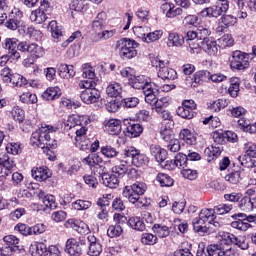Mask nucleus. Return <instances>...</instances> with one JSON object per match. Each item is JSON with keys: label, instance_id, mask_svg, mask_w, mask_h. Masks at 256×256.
I'll return each mask as SVG.
<instances>
[{"label": "nucleus", "instance_id": "nucleus-1", "mask_svg": "<svg viewBox=\"0 0 256 256\" xmlns=\"http://www.w3.org/2000/svg\"><path fill=\"white\" fill-rule=\"evenodd\" d=\"M51 135H53L52 126L42 127L32 133L30 138L31 145L43 149V152L49 155V152L52 153L51 149L57 148V142L51 139Z\"/></svg>", "mask_w": 256, "mask_h": 256}, {"label": "nucleus", "instance_id": "nucleus-2", "mask_svg": "<svg viewBox=\"0 0 256 256\" xmlns=\"http://www.w3.org/2000/svg\"><path fill=\"white\" fill-rule=\"evenodd\" d=\"M145 191H147V185L145 183L135 182L130 186H125L122 195L139 209L145 205V202L141 197V195H145Z\"/></svg>", "mask_w": 256, "mask_h": 256}, {"label": "nucleus", "instance_id": "nucleus-3", "mask_svg": "<svg viewBox=\"0 0 256 256\" xmlns=\"http://www.w3.org/2000/svg\"><path fill=\"white\" fill-rule=\"evenodd\" d=\"M129 83L133 89H142L145 95L146 103H153L157 97V88L153 87L156 85L155 82H149L145 79V76H132L129 78Z\"/></svg>", "mask_w": 256, "mask_h": 256}, {"label": "nucleus", "instance_id": "nucleus-4", "mask_svg": "<svg viewBox=\"0 0 256 256\" xmlns=\"http://www.w3.org/2000/svg\"><path fill=\"white\" fill-rule=\"evenodd\" d=\"M121 162L134 167H145L149 163V158L145 154H141L135 147H129L121 154Z\"/></svg>", "mask_w": 256, "mask_h": 256}, {"label": "nucleus", "instance_id": "nucleus-5", "mask_svg": "<svg viewBox=\"0 0 256 256\" xmlns=\"http://www.w3.org/2000/svg\"><path fill=\"white\" fill-rule=\"evenodd\" d=\"M249 61H251V54L236 50L232 52L230 68L232 71H246L249 69Z\"/></svg>", "mask_w": 256, "mask_h": 256}, {"label": "nucleus", "instance_id": "nucleus-6", "mask_svg": "<svg viewBox=\"0 0 256 256\" xmlns=\"http://www.w3.org/2000/svg\"><path fill=\"white\" fill-rule=\"evenodd\" d=\"M227 11H229V0H217L215 5L204 8L200 11L199 15L201 17H214V19H217V17H221Z\"/></svg>", "mask_w": 256, "mask_h": 256}, {"label": "nucleus", "instance_id": "nucleus-7", "mask_svg": "<svg viewBox=\"0 0 256 256\" xmlns=\"http://www.w3.org/2000/svg\"><path fill=\"white\" fill-rule=\"evenodd\" d=\"M119 44L121 45L120 57L123 59V61L137 57V47H139V43H137L135 40L124 38L119 41Z\"/></svg>", "mask_w": 256, "mask_h": 256}, {"label": "nucleus", "instance_id": "nucleus-8", "mask_svg": "<svg viewBox=\"0 0 256 256\" xmlns=\"http://www.w3.org/2000/svg\"><path fill=\"white\" fill-rule=\"evenodd\" d=\"M166 64L167 62L162 61L159 58H156L152 61L153 67H159V79H162L163 81H165L166 79L168 81H175V79H177V72L173 68L165 66Z\"/></svg>", "mask_w": 256, "mask_h": 256}, {"label": "nucleus", "instance_id": "nucleus-9", "mask_svg": "<svg viewBox=\"0 0 256 256\" xmlns=\"http://www.w3.org/2000/svg\"><path fill=\"white\" fill-rule=\"evenodd\" d=\"M17 164L15 158L3 155L0 157V177H7L11 175L12 171H15Z\"/></svg>", "mask_w": 256, "mask_h": 256}, {"label": "nucleus", "instance_id": "nucleus-10", "mask_svg": "<svg viewBox=\"0 0 256 256\" xmlns=\"http://www.w3.org/2000/svg\"><path fill=\"white\" fill-rule=\"evenodd\" d=\"M237 17L224 14L218 19V27L216 28L217 33H225L231 29V27H235L237 25Z\"/></svg>", "mask_w": 256, "mask_h": 256}, {"label": "nucleus", "instance_id": "nucleus-11", "mask_svg": "<svg viewBox=\"0 0 256 256\" xmlns=\"http://www.w3.org/2000/svg\"><path fill=\"white\" fill-rule=\"evenodd\" d=\"M88 251L87 254L89 256H100L103 253V245H101V240L95 237V235H88Z\"/></svg>", "mask_w": 256, "mask_h": 256}, {"label": "nucleus", "instance_id": "nucleus-12", "mask_svg": "<svg viewBox=\"0 0 256 256\" xmlns=\"http://www.w3.org/2000/svg\"><path fill=\"white\" fill-rule=\"evenodd\" d=\"M101 97V92L97 89H85L80 94V99L86 105H91L93 103H97L99 98Z\"/></svg>", "mask_w": 256, "mask_h": 256}, {"label": "nucleus", "instance_id": "nucleus-13", "mask_svg": "<svg viewBox=\"0 0 256 256\" xmlns=\"http://www.w3.org/2000/svg\"><path fill=\"white\" fill-rule=\"evenodd\" d=\"M124 125L126 126L127 137H140L141 133H143V126L139 123H135L133 120L125 119Z\"/></svg>", "mask_w": 256, "mask_h": 256}, {"label": "nucleus", "instance_id": "nucleus-14", "mask_svg": "<svg viewBox=\"0 0 256 256\" xmlns=\"http://www.w3.org/2000/svg\"><path fill=\"white\" fill-rule=\"evenodd\" d=\"M19 40L16 38H7L4 42V47L9 51V55L12 59H19L21 54L17 51Z\"/></svg>", "mask_w": 256, "mask_h": 256}, {"label": "nucleus", "instance_id": "nucleus-15", "mask_svg": "<svg viewBox=\"0 0 256 256\" xmlns=\"http://www.w3.org/2000/svg\"><path fill=\"white\" fill-rule=\"evenodd\" d=\"M199 47H202L203 51L207 53V55L213 57H215V55L219 53V45H217V41H215V38H210L204 42H201Z\"/></svg>", "mask_w": 256, "mask_h": 256}, {"label": "nucleus", "instance_id": "nucleus-16", "mask_svg": "<svg viewBox=\"0 0 256 256\" xmlns=\"http://www.w3.org/2000/svg\"><path fill=\"white\" fill-rule=\"evenodd\" d=\"M65 252L70 256H80L83 253L81 245L75 238H70L66 242Z\"/></svg>", "mask_w": 256, "mask_h": 256}, {"label": "nucleus", "instance_id": "nucleus-17", "mask_svg": "<svg viewBox=\"0 0 256 256\" xmlns=\"http://www.w3.org/2000/svg\"><path fill=\"white\" fill-rule=\"evenodd\" d=\"M52 173L47 166H40L32 169V177L36 181H47L51 177Z\"/></svg>", "mask_w": 256, "mask_h": 256}, {"label": "nucleus", "instance_id": "nucleus-18", "mask_svg": "<svg viewBox=\"0 0 256 256\" xmlns=\"http://www.w3.org/2000/svg\"><path fill=\"white\" fill-rule=\"evenodd\" d=\"M150 153L157 163H165V159H167V150L161 148V146L157 144H152L150 145Z\"/></svg>", "mask_w": 256, "mask_h": 256}, {"label": "nucleus", "instance_id": "nucleus-19", "mask_svg": "<svg viewBox=\"0 0 256 256\" xmlns=\"http://www.w3.org/2000/svg\"><path fill=\"white\" fill-rule=\"evenodd\" d=\"M4 243L9 245L8 249L13 253H21L23 251V246L19 243V238L15 235H8L3 238Z\"/></svg>", "mask_w": 256, "mask_h": 256}, {"label": "nucleus", "instance_id": "nucleus-20", "mask_svg": "<svg viewBox=\"0 0 256 256\" xmlns=\"http://www.w3.org/2000/svg\"><path fill=\"white\" fill-rule=\"evenodd\" d=\"M104 129L109 135H119L121 133V120L110 119L104 124Z\"/></svg>", "mask_w": 256, "mask_h": 256}, {"label": "nucleus", "instance_id": "nucleus-21", "mask_svg": "<svg viewBox=\"0 0 256 256\" xmlns=\"http://www.w3.org/2000/svg\"><path fill=\"white\" fill-rule=\"evenodd\" d=\"M101 179L105 187H109L110 189H117L119 187V178L113 173H103Z\"/></svg>", "mask_w": 256, "mask_h": 256}, {"label": "nucleus", "instance_id": "nucleus-22", "mask_svg": "<svg viewBox=\"0 0 256 256\" xmlns=\"http://www.w3.org/2000/svg\"><path fill=\"white\" fill-rule=\"evenodd\" d=\"M192 225L195 233H198L199 235L209 233V224L199 216L193 219Z\"/></svg>", "mask_w": 256, "mask_h": 256}, {"label": "nucleus", "instance_id": "nucleus-23", "mask_svg": "<svg viewBox=\"0 0 256 256\" xmlns=\"http://www.w3.org/2000/svg\"><path fill=\"white\" fill-rule=\"evenodd\" d=\"M68 225H70V227L73 228L74 231H77V233L80 235H89V233H91L89 226L85 224V222H79L74 219H70L68 220Z\"/></svg>", "mask_w": 256, "mask_h": 256}, {"label": "nucleus", "instance_id": "nucleus-24", "mask_svg": "<svg viewBox=\"0 0 256 256\" xmlns=\"http://www.w3.org/2000/svg\"><path fill=\"white\" fill-rule=\"evenodd\" d=\"M58 73L60 77H63V79H73V77L75 76V68L73 67V65L60 63L58 65Z\"/></svg>", "mask_w": 256, "mask_h": 256}, {"label": "nucleus", "instance_id": "nucleus-25", "mask_svg": "<svg viewBox=\"0 0 256 256\" xmlns=\"http://www.w3.org/2000/svg\"><path fill=\"white\" fill-rule=\"evenodd\" d=\"M106 93L108 97H121V93H123V86L119 82H112L107 86Z\"/></svg>", "mask_w": 256, "mask_h": 256}, {"label": "nucleus", "instance_id": "nucleus-26", "mask_svg": "<svg viewBox=\"0 0 256 256\" xmlns=\"http://www.w3.org/2000/svg\"><path fill=\"white\" fill-rule=\"evenodd\" d=\"M107 20V14L105 12L98 13L96 20L92 23V29L94 33H98V35H101V32L103 30V25H105V21Z\"/></svg>", "mask_w": 256, "mask_h": 256}, {"label": "nucleus", "instance_id": "nucleus-27", "mask_svg": "<svg viewBox=\"0 0 256 256\" xmlns=\"http://www.w3.org/2000/svg\"><path fill=\"white\" fill-rule=\"evenodd\" d=\"M210 72L207 70H201L194 74L193 82L191 84V87H199L201 83H204V81H209Z\"/></svg>", "mask_w": 256, "mask_h": 256}, {"label": "nucleus", "instance_id": "nucleus-28", "mask_svg": "<svg viewBox=\"0 0 256 256\" xmlns=\"http://www.w3.org/2000/svg\"><path fill=\"white\" fill-rule=\"evenodd\" d=\"M245 177H247V174L245 173V170L242 169L226 175L225 180L232 183V185H237V183H239L241 179H245Z\"/></svg>", "mask_w": 256, "mask_h": 256}, {"label": "nucleus", "instance_id": "nucleus-29", "mask_svg": "<svg viewBox=\"0 0 256 256\" xmlns=\"http://www.w3.org/2000/svg\"><path fill=\"white\" fill-rule=\"evenodd\" d=\"M185 43V37L177 32H171L168 35V45L169 47H182Z\"/></svg>", "mask_w": 256, "mask_h": 256}, {"label": "nucleus", "instance_id": "nucleus-30", "mask_svg": "<svg viewBox=\"0 0 256 256\" xmlns=\"http://www.w3.org/2000/svg\"><path fill=\"white\" fill-rule=\"evenodd\" d=\"M28 55L31 57L32 61H35V59H41V57L45 55V49L35 43H31L28 50Z\"/></svg>", "mask_w": 256, "mask_h": 256}, {"label": "nucleus", "instance_id": "nucleus-31", "mask_svg": "<svg viewBox=\"0 0 256 256\" xmlns=\"http://www.w3.org/2000/svg\"><path fill=\"white\" fill-rule=\"evenodd\" d=\"M129 164L122 162L120 158V164L113 166L111 169V173L115 175L118 179H121L122 177H125V174L127 171H129Z\"/></svg>", "mask_w": 256, "mask_h": 256}, {"label": "nucleus", "instance_id": "nucleus-32", "mask_svg": "<svg viewBox=\"0 0 256 256\" xmlns=\"http://www.w3.org/2000/svg\"><path fill=\"white\" fill-rule=\"evenodd\" d=\"M47 19H49V16L39 8L32 11L30 14V21H32V23H37L38 25L45 23Z\"/></svg>", "mask_w": 256, "mask_h": 256}, {"label": "nucleus", "instance_id": "nucleus-33", "mask_svg": "<svg viewBox=\"0 0 256 256\" xmlns=\"http://www.w3.org/2000/svg\"><path fill=\"white\" fill-rule=\"evenodd\" d=\"M226 240L233 245H237L240 249H249V243L245 242V238L241 236H235L234 234H228Z\"/></svg>", "mask_w": 256, "mask_h": 256}, {"label": "nucleus", "instance_id": "nucleus-34", "mask_svg": "<svg viewBox=\"0 0 256 256\" xmlns=\"http://www.w3.org/2000/svg\"><path fill=\"white\" fill-rule=\"evenodd\" d=\"M89 7V0H72L70 3V11L83 13Z\"/></svg>", "mask_w": 256, "mask_h": 256}, {"label": "nucleus", "instance_id": "nucleus-35", "mask_svg": "<svg viewBox=\"0 0 256 256\" xmlns=\"http://www.w3.org/2000/svg\"><path fill=\"white\" fill-rule=\"evenodd\" d=\"M240 85H241V79H239V77H232L230 79V86L228 88L229 95L232 96L233 98L238 97L239 91H240V88H239Z\"/></svg>", "mask_w": 256, "mask_h": 256}, {"label": "nucleus", "instance_id": "nucleus-36", "mask_svg": "<svg viewBox=\"0 0 256 256\" xmlns=\"http://www.w3.org/2000/svg\"><path fill=\"white\" fill-rule=\"evenodd\" d=\"M163 37V30H155L154 32H150L142 35L143 43H155V41H159Z\"/></svg>", "mask_w": 256, "mask_h": 256}, {"label": "nucleus", "instance_id": "nucleus-37", "mask_svg": "<svg viewBox=\"0 0 256 256\" xmlns=\"http://www.w3.org/2000/svg\"><path fill=\"white\" fill-rule=\"evenodd\" d=\"M203 221H205L208 225L210 223H213V221H215L216 219V215H215V210L213 209H209V208H204L200 211L199 216Z\"/></svg>", "mask_w": 256, "mask_h": 256}, {"label": "nucleus", "instance_id": "nucleus-38", "mask_svg": "<svg viewBox=\"0 0 256 256\" xmlns=\"http://www.w3.org/2000/svg\"><path fill=\"white\" fill-rule=\"evenodd\" d=\"M59 95H61L59 88L50 87L42 93V99L44 101H55V99H59Z\"/></svg>", "mask_w": 256, "mask_h": 256}, {"label": "nucleus", "instance_id": "nucleus-39", "mask_svg": "<svg viewBox=\"0 0 256 256\" xmlns=\"http://www.w3.org/2000/svg\"><path fill=\"white\" fill-rule=\"evenodd\" d=\"M238 161L242 167H246L247 169H253L256 167V160L249 154H244L238 157Z\"/></svg>", "mask_w": 256, "mask_h": 256}, {"label": "nucleus", "instance_id": "nucleus-40", "mask_svg": "<svg viewBox=\"0 0 256 256\" xmlns=\"http://www.w3.org/2000/svg\"><path fill=\"white\" fill-rule=\"evenodd\" d=\"M128 225L131 227V229H134L135 231H145V222H143V219L141 217H131L128 220Z\"/></svg>", "mask_w": 256, "mask_h": 256}, {"label": "nucleus", "instance_id": "nucleus-41", "mask_svg": "<svg viewBox=\"0 0 256 256\" xmlns=\"http://www.w3.org/2000/svg\"><path fill=\"white\" fill-rule=\"evenodd\" d=\"M179 137L182 139V141H185L187 145H195V143H197V138L195 135H193V133H191V130L189 129L181 130Z\"/></svg>", "mask_w": 256, "mask_h": 256}, {"label": "nucleus", "instance_id": "nucleus-42", "mask_svg": "<svg viewBox=\"0 0 256 256\" xmlns=\"http://www.w3.org/2000/svg\"><path fill=\"white\" fill-rule=\"evenodd\" d=\"M48 29L52 33V37L54 39H61V37H63V31H62L63 28L59 26V24H57V21L52 20L48 24Z\"/></svg>", "mask_w": 256, "mask_h": 256}, {"label": "nucleus", "instance_id": "nucleus-43", "mask_svg": "<svg viewBox=\"0 0 256 256\" xmlns=\"http://www.w3.org/2000/svg\"><path fill=\"white\" fill-rule=\"evenodd\" d=\"M197 35H198V43L201 45V43H205V41L211 39V29L199 26L197 29Z\"/></svg>", "mask_w": 256, "mask_h": 256}, {"label": "nucleus", "instance_id": "nucleus-44", "mask_svg": "<svg viewBox=\"0 0 256 256\" xmlns=\"http://www.w3.org/2000/svg\"><path fill=\"white\" fill-rule=\"evenodd\" d=\"M156 181L160 183L161 187H173V184L175 183L173 178L165 173H158Z\"/></svg>", "mask_w": 256, "mask_h": 256}, {"label": "nucleus", "instance_id": "nucleus-45", "mask_svg": "<svg viewBox=\"0 0 256 256\" xmlns=\"http://www.w3.org/2000/svg\"><path fill=\"white\" fill-rule=\"evenodd\" d=\"M152 231H154L155 235H157L161 239L165 237H169V234L171 233V231L169 230V227L161 224H155L152 227Z\"/></svg>", "mask_w": 256, "mask_h": 256}, {"label": "nucleus", "instance_id": "nucleus-46", "mask_svg": "<svg viewBox=\"0 0 256 256\" xmlns=\"http://www.w3.org/2000/svg\"><path fill=\"white\" fill-rule=\"evenodd\" d=\"M189 160L187 158V155L183 153H179L177 156H175L174 163L172 164V167H182V170L188 167Z\"/></svg>", "mask_w": 256, "mask_h": 256}, {"label": "nucleus", "instance_id": "nucleus-47", "mask_svg": "<svg viewBox=\"0 0 256 256\" xmlns=\"http://www.w3.org/2000/svg\"><path fill=\"white\" fill-rule=\"evenodd\" d=\"M100 151L102 155H104V157H106L107 159H114L119 155V151L109 145L101 147Z\"/></svg>", "mask_w": 256, "mask_h": 256}, {"label": "nucleus", "instance_id": "nucleus-48", "mask_svg": "<svg viewBox=\"0 0 256 256\" xmlns=\"http://www.w3.org/2000/svg\"><path fill=\"white\" fill-rule=\"evenodd\" d=\"M186 39L187 43L189 44L190 49H199V43L194 44L193 41H198V35L197 31H188L184 37Z\"/></svg>", "mask_w": 256, "mask_h": 256}, {"label": "nucleus", "instance_id": "nucleus-49", "mask_svg": "<svg viewBox=\"0 0 256 256\" xmlns=\"http://www.w3.org/2000/svg\"><path fill=\"white\" fill-rule=\"evenodd\" d=\"M208 256H223V246L221 244H211L206 248Z\"/></svg>", "mask_w": 256, "mask_h": 256}, {"label": "nucleus", "instance_id": "nucleus-50", "mask_svg": "<svg viewBox=\"0 0 256 256\" xmlns=\"http://www.w3.org/2000/svg\"><path fill=\"white\" fill-rule=\"evenodd\" d=\"M155 111L161 113L169 107V98L163 97L154 101Z\"/></svg>", "mask_w": 256, "mask_h": 256}, {"label": "nucleus", "instance_id": "nucleus-51", "mask_svg": "<svg viewBox=\"0 0 256 256\" xmlns=\"http://www.w3.org/2000/svg\"><path fill=\"white\" fill-rule=\"evenodd\" d=\"M20 101L26 105H35V103H37V95L31 92H24L20 95Z\"/></svg>", "mask_w": 256, "mask_h": 256}, {"label": "nucleus", "instance_id": "nucleus-52", "mask_svg": "<svg viewBox=\"0 0 256 256\" xmlns=\"http://www.w3.org/2000/svg\"><path fill=\"white\" fill-rule=\"evenodd\" d=\"M92 205L93 203L87 200H76L75 202L72 203V207L76 211H87V209H90Z\"/></svg>", "mask_w": 256, "mask_h": 256}, {"label": "nucleus", "instance_id": "nucleus-53", "mask_svg": "<svg viewBox=\"0 0 256 256\" xmlns=\"http://www.w3.org/2000/svg\"><path fill=\"white\" fill-rule=\"evenodd\" d=\"M10 83H12L13 87H25L27 85V79L15 73L11 76Z\"/></svg>", "mask_w": 256, "mask_h": 256}, {"label": "nucleus", "instance_id": "nucleus-54", "mask_svg": "<svg viewBox=\"0 0 256 256\" xmlns=\"http://www.w3.org/2000/svg\"><path fill=\"white\" fill-rule=\"evenodd\" d=\"M177 115L182 117V119H193V117H195V112L185 106H179L177 109Z\"/></svg>", "mask_w": 256, "mask_h": 256}, {"label": "nucleus", "instance_id": "nucleus-55", "mask_svg": "<svg viewBox=\"0 0 256 256\" xmlns=\"http://www.w3.org/2000/svg\"><path fill=\"white\" fill-rule=\"evenodd\" d=\"M218 43V47H222V49H225L226 47H233L235 40H233V37L231 35L225 34L218 39Z\"/></svg>", "mask_w": 256, "mask_h": 256}, {"label": "nucleus", "instance_id": "nucleus-56", "mask_svg": "<svg viewBox=\"0 0 256 256\" xmlns=\"http://www.w3.org/2000/svg\"><path fill=\"white\" fill-rule=\"evenodd\" d=\"M5 27L11 31H17L21 27V21L17 17L9 16V19L5 22Z\"/></svg>", "mask_w": 256, "mask_h": 256}, {"label": "nucleus", "instance_id": "nucleus-57", "mask_svg": "<svg viewBox=\"0 0 256 256\" xmlns=\"http://www.w3.org/2000/svg\"><path fill=\"white\" fill-rule=\"evenodd\" d=\"M122 233L123 227L117 224L109 226L107 230V235L108 237H111V239H113V237H120Z\"/></svg>", "mask_w": 256, "mask_h": 256}, {"label": "nucleus", "instance_id": "nucleus-58", "mask_svg": "<svg viewBox=\"0 0 256 256\" xmlns=\"http://www.w3.org/2000/svg\"><path fill=\"white\" fill-rule=\"evenodd\" d=\"M63 124H64V131L73 132L77 127V121L75 120V116L74 115L68 116L67 119H64Z\"/></svg>", "mask_w": 256, "mask_h": 256}, {"label": "nucleus", "instance_id": "nucleus-59", "mask_svg": "<svg viewBox=\"0 0 256 256\" xmlns=\"http://www.w3.org/2000/svg\"><path fill=\"white\" fill-rule=\"evenodd\" d=\"M183 25L185 27H198L199 26V17L197 15H187L183 19Z\"/></svg>", "mask_w": 256, "mask_h": 256}, {"label": "nucleus", "instance_id": "nucleus-60", "mask_svg": "<svg viewBox=\"0 0 256 256\" xmlns=\"http://www.w3.org/2000/svg\"><path fill=\"white\" fill-rule=\"evenodd\" d=\"M233 209V205L231 204H221L218 206H215L213 208L214 215H226V213H229Z\"/></svg>", "mask_w": 256, "mask_h": 256}, {"label": "nucleus", "instance_id": "nucleus-61", "mask_svg": "<svg viewBox=\"0 0 256 256\" xmlns=\"http://www.w3.org/2000/svg\"><path fill=\"white\" fill-rule=\"evenodd\" d=\"M141 243H143V245H155V243H157V236L151 233H143Z\"/></svg>", "mask_w": 256, "mask_h": 256}, {"label": "nucleus", "instance_id": "nucleus-62", "mask_svg": "<svg viewBox=\"0 0 256 256\" xmlns=\"http://www.w3.org/2000/svg\"><path fill=\"white\" fill-rule=\"evenodd\" d=\"M205 154L208 155L210 159H217L219 155H221V147L220 146H211L205 150Z\"/></svg>", "mask_w": 256, "mask_h": 256}, {"label": "nucleus", "instance_id": "nucleus-63", "mask_svg": "<svg viewBox=\"0 0 256 256\" xmlns=\"http://www.w3.org/2000/svg\"><path fill=\"white\" fill-rule=\"evenodd\" d=\"M244 149L246 151V155L253 157L256 159V144L253 142H248L244 144Z\"/></svg>", "mask_w": 256, "mask_h": 256}, {"label": "nucleus", "instance_id": "nucleus-64", "mask_svg": "<svg viewBox=\"0 0 256 256\" xmlns=\"http://www.w3.org/2000/svg\"><path fill=\"white\" fill-rule=\"evenodd\" d=\"M174 256H193L191 249L185 247V244H182L175 252Z\"/></svg>", "mask_w": 256, "mask_h": 256}]
</instances>
